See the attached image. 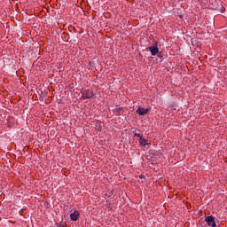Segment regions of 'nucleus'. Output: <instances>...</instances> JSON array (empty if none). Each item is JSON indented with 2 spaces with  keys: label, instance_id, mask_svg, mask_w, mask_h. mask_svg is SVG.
Listing matches in <instances>:
<instances>
[{
  "label": "nucleus",
  "instance_id": "nucleus-3",
  "mask_svg": "<svg viewBox=\"0 0 227 227\" xmlns=\"http://www.w3.org/2000/svg\"><path fill=\"white\" fill-rule=\"evenodd\" d=\"M79 211L75 210L74 213L70 214V219L71 221H77L79 219Z\"/></svg>",
  "mask_w": 227,
  "mask_h": 227
},
{
  "label": "nucleus",
  "instance_id": "nucleus-2",
  "mask_svg": "<svg viewBox=\"0 0 227 227\" xmlns=\"http://www.w3.org/2000/svg\"><path fill=\"white\" fill-rule=\"evenodd\" d=\"M206 223H207L208 226L215 227V220H214V216H207Z\"/></svg>",
  "mask_w": 227,
  "mask_h": 227
},
{
  "label": "nucleus",
  "instance_id": "nucleus-10",
  "mask_svg": "<svg viewBox=\"0 0 227 227\" xmlns=\"http://www.w3.org/2000/svg\"><path fill=\"white\" fill-rule=\"evenodd\" d=\"M139 178H143V175H140V176H139Z\"/></svg>",
  "mask_w": 227,
  "mask_h": 227
},
{
  "label": "nucleus",
  "instance_id": "nucleus-7",
  "mask_svg": "<svg viewBox=\"0 0 227 227\" xmlns=\"http://www.w3.org/2000/svg\"><path fill=\"white\" fill-rule=\"evenodd\" d=\"M137 113L140 116H143V108L139 107V108L137 110Z\"/></svg>",
  "mask_w": 227,
  "mask_h": 227
},
{
  "label": "nucleus",
  "instance_id": "nucleus-1",
  "mask_svg": "<svg viewBox=\"0 0 227 227\" xmlns=\"http://www.w3.org/2000/svg\"><path fill=\"white\" fill-rule=\"evenodd\" d=\"M82 100H87V98H93V92L91 90H83L82 92Z\"/></svg>",
  "mask_w": 227,
  "mask_h": 227
},
{
  "label": "nucleus",
  "instance_id": "nucleus-5",
  "mask_svg": "<svg viewBox=\"0 0 227 227\" xmlns=\"http://www.w3.org/2000/svg\"><path fill=\"white\" fill-rule=\"evenodd\" d=\"M143 143H144L143 146H144L145 148H149V147H150L151 143L148 142V140L143 139Z\"/></svg>",
  "mask_w": 227,
  "mask_h": 227
},
{
  "label": "nucleus",
  "instance_id": "nucleus-12",
  "mask_svg": "<svg viewBox=\"0 0 227 227\" xmlns=\"http://www.w3.org/2000/svg\"><path fill=\"white\" fill-rule=\"evenodd\" d=\"M119 111H121V108H118Z\"/></svg>",
  "mask_w": 227,
  "mask_h": 227
},
{
  "label": "nucleus",
  "instance_id": "nucleus-6",
  "mask_svg": "<svg viewBox=\"0 0 227 227\" xmlns=\"http://www.w3.org/2000/svg\"><path fill=\"white\" fill-rule=\"evenodd\" d=\"M135 137H140L139 143H140V145H143V136H141V134H139V133H135Z\"/></svg>",
  "mask_w": 227,
  "mask_h": 227
},
{
  "label": "nucleus",
  "instance_id": "nucleus-9",
  "mask_svg": "<svg viewBox=\"0 0 227 227\" xmlns=\"http://www.w3.org/2000/svg\"><path fill=\"white\" fill-rule=\"evenodd\" d=\"M58 227H66L64 224H60Z\"/></svg>",
  "mask_w": 227,
  "mask_h": 227
},
{
  "label": "nucleus",
  "instance_id": "nucleus-11",
  "mask_svg": "<svg viewBox=\"0 0 227 227\" xmlns=\"http://www.w3.org/2000/svg\"><path fill=\"white\" fill-rule=\"evenodd\" d=\"M179 17H180V19H183V18H184V16H183V15H180Z\"/></svg>",
  "mask_w": 227,
  "mask_h": 227
},
{
  "label": "nucleus",
  "instance_id": "nucleus-13",
  "mask_svg": "<svg viewBox=\"0 0 227 227\" xmlns=\"http://www.w3.org/2000/svg\"><path fill=\"white\" fill-rule=\"evenodd\" d=\"M201 214H203V213L200 211V215H201Z\"/></svg>",
  "mask_w": 227,
  "mask_h": 227
},
{
  "label": "nucleus",
  "instance_id": "nucleus-4",
  "mask_svg": "<svg viewBox=\"0 0 227 227\" xmlns=\"http://www.w3.org/2000/svg\"><path fill=\"white\" fill-rule=\"evenodd\" d=\"M149 51H151L153 56H156L159 53V48L151 46L149 47Z\"/></svg>",
  "mask_w": 227,
  "mask_h": 227
},
{
  "label": "nucleus",
  "instance_id": "nucleus-8",
  "mask_svg": "<svg viewBox=\"0 0 227 227\" xmlns=\"http://www.w3.org/2000/svg\"><path fill=\"white\" fill-rule=\"evenodd\" d=\"M148 111H150V108L146 109V110H143V114H146V113H148Z\"/></svg>",
  "mask_w": 227,
  "mask_h": 227
}]
</instances>
